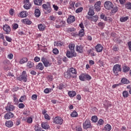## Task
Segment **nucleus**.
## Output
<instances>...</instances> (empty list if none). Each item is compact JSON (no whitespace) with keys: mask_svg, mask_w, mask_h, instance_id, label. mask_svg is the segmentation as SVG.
Listing matches in <instances>:
<instances>
[{"mask_svg":"<svg viewBox=\"0 0 131 131\" xmlns=\"http://www.w3.org/2000/svg\"><path fill=\"white\" fill-rule=\"evenodd\" d=\"M17 80H19V81H24V82H26L27 81V75H21L19 77H17Z\"/></svg>","mask_w":131,"mask_h":131,"instance_id":"obj_13","label":"nucleus"},{"mask_svg":"<svg viewBox=\"0 0 131 131\" xmlns=\"http://www.w3.org/2000/svg\"><path fill=\"white\" fill-rule=\"evenodd\" d=\"M3 28L6 34H10V32H11V27H10L9 25H5L3 26Z\"/></svg>","mask_w":131,"mask_h":131,"instance_id":"obj_8","label":"nucleus"},{"mask_svg":"<svg viewBox=\"0 0 131 131\" xmlns=\"http://www.w3.org/2000/svg\"><path fill=\"white\" fill-rule=\"evenodd\" d=\"M20 15L21 18H25V17H27V12L26 11H21Z\"/></svg>","mask_w":131,"mask_h":131,"instance_id":"obj_31","label":"nucleus"},{"mask_svg":"<svg viewBox=\"0 0 131 131\" xmlns=\"http://www.w3.org/2000/svg\"><path fill=\"white\" fill-rule=\"evenodd\" d=\"M41 60L45 67H49V66H51V63L48 59L42 57Z\"/></svg>","mask_w":131,"mask_h":131,"instance_id":"obj_7","label":"nucleus"},{"mask_svg":"<svg viewBox=\"0 0 131 131\" xmlns=\"http://www.w3.org/2000/svg\"><path fill=\"white\" fill-rule=\"evenodd\" d=\"M24 107H25V105H24L23 103H19L18 104V108L20 109H22V108H24Z\"/></svg>","mask_w":131,"mask_h":131,"instance_id":"obj_57","label":"nucleus"},{"mask_svg":"<svg viewBox=\"0 0 131 131\" xmlns=\"http://www.w3.org/2000/svg\"><path fill=\"white\" fill-rule=\"evenodd\" d=\"M32 121H33L32 118L29 117L27 119V122H28V123H32Z\"/></svg>","mask_w":131,"mask_h":131,"instance_id":"obj_56","label":"nucleus"},{"mask_svg":"<svg viewBox=\"0 0 131 131\" xmlns=\"http://www.w3.org/2000/svg\"><path fill=\"white\" fill-rule=\"evenodd\" d=\"M63 119L61 118V117H56L53 120V123H55V124H63Z\"/></svg>","mask_w":131,"mask_h":131,"instance_id":"obj_3","label":"nucleus"},{"mask_svg":"<svg viewBox=\"0 0 131 131\" xmlns=\"http://www.w3.org/2000/svg\"><path fill=\"white\" fill-rule=\"evenodd\" d=\"M44 117L45 119H47V120H50L51 118L50 117V116L48 114H46L45 115H44Z\"/></svg>","mask_w":131,"mask_h":131,"instance_id":"obj_55","label":"nucleus"},{"mask_svg":"<svg viewBox=\"0 0 131 131\" xmlns=\"http://www.w3.org/2000/svg\"><path fill=\"white\" fill-rule=\"evenodd\" d=\"M72 76V74L70 73V72H69V70H68L64 73V77H65V78H67V79H70V78H71Z\"/></svg>","mask_w":131,"mask_h":131,"instance_id":"obj_15","label":"nucleus"},{"mask_svg":"<svg viewBox=\"0 0 131 131\" xmlns=\"http://www.w3.org/2000/svg\"><path fill=\"white\" fill-rule=\"evenodd\" d=\"M91 21H94V22H97V21H98V16L95 15L92 16Z\"/></svg>","mask_w":131,"mask_h":131,"instance_id":"obj_44","label":"nucleus"},{"mask_svg":"<svg viewBox=\"0 0 131 131\" xmlns=\"http://www.w3.org/2000/svg\"><path fill=\"white\" fill-rule=\"evenodd\" d=\"M79 78L80 80L82 81H84L85 80V74H81L79 76Z\"/></svg>","mask_w":131,"mask_h":131,"instance_id":"obj_38","label":"nucleus"},{"mask_svg":"<svg viewBox=\"0 0 131 131\" xmlns=\"http://www.w3.org/2000/svg\"><path fill=\"white\" fill-rule=\"evenodd\" d=\"M76 51L78 53H83V46L82 45L77 46Z\"/></svg>","mask_w":131,"mask_h":131,"instance_id":"obj_19","label":"nucleus"},{"mask_svg":"<svg viewBox=\"0 0 131 131\" xmlns=\"http://www.w3.org/2000/svg\"><path fill=\"white\" fill-rule=\"evenodd\" d=\"M66 55L68 58H73V57H76V53H75V51L70 52L69 51H67Z\"/></svg>","mask_w":131,"mask_h":131,"instance_id":"obj_10","label":"nucleus"},{"mask_svg":"<svg viewBox=\"0 0 131 131\" xmlns=\"http://www.w3.org/2000/svg\"><path fill=\"white\" fill-rule=\"evenodd\" d=\"M26 100V96H21L19 100V102H23V101Z\"/></svg>","mask_w":131,"mask_h":131,"instance_id":"obj_46","label":"nucleus"},{"mask_svg":"<svg viewBox=\"0 0 131 131\" xmlns=\"http://www.w3.org/2000/svg\"><path fill=\"white\" fill-rule=\"evenodd\" d=\"M93 126L91 125V121L89 120H86L83 123V128L84 129H88V128H92Z\"/></svg>","mask_w":131,"mask_h":131,"instance_id":"obj_4","label":"nucleus"},{"mask_svg":"<svg viewBox=\"0 0 131 131\" xmlns=\"http://www.w3.org/2000/svg\"><path fill=\"white\" fill-rule=\"evenodd\" d=\"M13 98V102H14V104H18V99L17 98V97H14Z\"/></svg>","mask_w":131,"mask_h":131,"instance_id":"obj_60","label":"nucleus"},{"mask_svg":"<svg viewBox=\"0 0 131 131\" xmlns=\"http://www.w3.org/2000/svg\"><path fill=\"white\" fill-rule=\"evenodd\" d=\"M75 47V45L74 44H70L69 45V48L70 50H71V51L75 52L74 51Z\"/></svg>","mask_w":131,"mask_h":131,"instance_id":"obj_36","label":"nucleus"},{"mask_svg":"<svg viewBox=\"0 0 131 131\" xmlns=\"http://www.w3.org/2000/svg\"><path fill=\"white\" fill-rule=\"evenodd\" d=\"M125 7L126 9H127V10H130L131 9V3L127 2L125 5Z\"/></svg>","mask_w":131,"mask_h":131,"instance_id":"obj_39","label":"nucleus"},{"mask_svg":"<svg viewBox=\"0 0 131 131\" xmlns=\"http://www.w3.org/2000/svg\"><path fill=\"white\" fill-rule=\"evenodd\" d=\"M5 109L6 111L8 112H11V111H13L15 109V106L11 105V103H8L7 105L5 107Z\"/></svg>","mask_w":131,"mask_h":131,"instance_id":"obj_9","label":"nucleus"},{"mask_svg":"<svg viewBox=\"0 0 131 131\" xmlns=\"http://www.w3.org/2000/svg\"><path fill=\"white\" fill-rule=\"evenodd\" d=\"M75 21V17L74 16H70L67 19V22L69 24L71 23H73Z\"/></svg>","mask_w":131,"mask_h":131,"instance_id":"obj_17","label":"nucleus"},{"mask_svg":"<svg viewBox=\"0 0 131 131\" xmlns=\"http://www.w3.org/2000/svg\"><path fill=\"white\" fill-rule=\"evenodd\" d=\"M70 73H71L72 76V78H76L77 77V72H76V70L74 68H70L68 70Z\"/></svg>","mask_w":131,"mask_h":131,"instance_id":"obj_5","label":"nucleus"},{"mask_svg":"<svg viewBox=\"0 0 131 131\" xmlns=\"http://www.w3.org/2000/svg\"><path fill=\"white\" fill-rule=\"evenodd\" d=\"M127 20H128V16H122L120 18L121 22H125V21H127Z\"/></svg>","mask_w":131,"mask_h":131,"instance_id":"obj_33","label":"nucleus"},{"mask_svg":"<svg viewBox=\"0 0 131 131\" xmlns=\"http://www.w3.org/2000/svg\"><path fill=\"white\" fill-rule=\"evenodd\" d=\"M18 27V25L17 24H15L13 25V29H17Z\"/></svg>","mask_w":131,"mask_h":131,"instance_id":"obj_63","label":"nucleus"},{"mask_svg":"<svg viewBox=\"0 0 131 131\" xmlns=\"http://www.w3.org/2000/svg\"><path fill=\"white\" fill-rule=\"evenodd\" d=\"M35 131H41V128L38 127V125H35Z\"/></svg>","mask_w":131,"mask_h":131,"instance_id":"obj_54","label":"nucleus"},{"mask_svg":"<svg viewBox=\"0 0 131 131\" xmlns=\"http://www.w3.org/2000/svg\"><path fill=\"white\" fill-rule=\"evenodd\" d=\"M55 47H62L63 46V42L61 41L54 42Z\"/></svg>","mask_w":131,"mask_h":131,"instance_id":"obj_34","label":"nucleus"},{"mask_svg":"<svg viewBox=\"0 0 131 131\" xmlns=\"http://www.w3.org/2000/svg\"><path fill=\"white\" fill-rule=\"evenodd\" d=\"M100 18L103 19L104 21H107V17H105V14H102L100 15Z\"/></svg>","mask_w":131,"mask_h":131,"instance_id":"obj_51","label":"nucleus"},{"mask_svg":"<svg viewBox=\"0 0 131 131\" xmlns=\"http://www.w3.org/2000/svg\"><path fill=\"white\" fill-rule=\"evenodd\" d=\"M92 121L93 122H96L98 121V117H97V116H93L92 117Z\"/></svg>","mask_w":131,"mask_h":131,"instance_id":"obj_43","label":"nucleus"},{"mask_svg":"<svg viewBox=\"0 0 131 131\" xmlns=\"http://www.w3.org/2000/svg\"><path fill=\"white\" fill-rule=\"evenodd\" d=\"M24 4V8L26 9V10H29L31 7V4L29 2V0H25Z\"/></svg>","mask_w":131,"mask_h":131,"instance_id":"obj_11","label":"nucleus"},{"mask_svg":"<svg viewBox=\"0 0 131 131\" xmlns=\"http://www.w3.org/2000/svg\"><path fill=\"white\" fill-rule=\"evenodd\" d=\"M94 8L97 12L101 11V1H97L94 5Z\"/></svg>","mask_w":131,"mask_h":131,"instance_id":"obj_12","label":"nucleus"},{"mask_svg":"<svg viewBox=\"0 0 131 131\" xmlns=\"http://www.w3.org/2000/svg\"><path fill=\"white\" fill-rule=\"evenodd\" d=\"M77 115H78V114H77V112L75 111H74L73 113L71 114V116L72 117H77Z\"/></svg>","mask_w":131,"mask_h":131,"instance_id":"obj_41","label":"nucleus"},{"mask_svg":"<svg viewBox=\"0 0 131 131\" xmlns=\"http://www.w3.org/2000/svg\"><path fill=\"white\" fill-rule=\"evenodd\" d=\"M85 79H86L87 80H91V79H92V77H91L90 75L85 74Z\"/></svg>","mask_w":131,"mask_h":131,"instance_id":"obj_49","label":"nucleus"},{"mask_svg":"<svg viewBox=\"0 0 131 131\" xmlns=\"http://www.w3.org/2000/svg\"><path fill=\"white\" fill-rule=\"evenodd\" d=\"M130 68H129V67H127V66H123L122 68V70H123V72H128V71H129Z\"/></svg>","mask_w":131,"mask_h":131,"instance_id":"obj_27","label":"nucleus"},{"mask_svg":"<svg viewBox=\"0 0 131 131\" xmlns=\"http://www.w3.org/2000/svg\"><path fill=\"white\" fill-rule=\"evenodd\" d=\"M103 123H104V121L103 120V119H99L98 122V125H102Z\"/></svg>","mask_w":131,"mask_h":131,"instance_id":"obj_53","label":"nucleus"},{"mask_svg":"<svg viewBox=\"0 0 131 131\" xmlns=\"http://www.w3.org/2000/svg\"><path fill=\"white\" fill-rule=\"evenodd\" d=\"M82 10H83V8L79 7L76 10V13H81V12H82Z\"/></svg>","mask_w":131,"mask_h":131,"instance_id":"obj_50","label":"nucleus"},{"mask_svg":"<svg viewBox=\"0 0 131 131\" xmlns=\"http://www.w3.org/2000/svg\"><path fill=\"white\" fill-rule=\"evenodd\" d=\"M113 9L112 10V12L113 13H116L118 11V7L117 6H115L114 7H113Z\"/></svg>","mask_w":131,"mask_h":131,"instance_id":"obj_45","label":"nucleus"},{"mask_svg":"<svg viewBox=\"0 0 131 131\" xmlns=\"http://www.w3.org/2000/svg\"><path fill=\"white\" fill-rule=\"evenodd\" d=\"M76 131H81V130H82V128H81V126H77L76 127Z\"/></svg>","mask_w":131,"mask_h":131,"instance_id":"obj_62","label":"nucleus"},{"mask_svg":"<svg viewBox=\"0 0 131 131\" xmlns=\"http://www.w3.org/2000/svg\"><path fill=\"white\" fill-rule=\"evenodd\" d=\"M13 57H14V55H13V54L11 53L8 54V59H10V60H12L13 59Z\"/></svg>","mask_w":131,"mask_h":131,"instance_id":"obj_59","label":"nucleus"},{"mask_svg":"<svg viewBox=\"0 0 131 131\" xmlns=\"http://www.w3.org/2000/svg\"><path fill=\"white\" fill-rule=\"evenodd\" d=\"M65 88H66V84L65 83H61L57 87V89L59 90H63V89H65Z\"/></svg>","mask_w":131,"mask_h":131,"instance_id":"obj_26","label":"nucleus"},{"mask_svg":"<svg viewBox=\"0 0 131 131\" xmlns=\"http://www.w3.org/2000/svg\"><path fill=\"white\" fill-rule=\"evenodd\" d=\"M113 50L115 52H118V51H119V48H118V46L115 45L113 47Z\"/></svg>","mask_w":131,"mask_h":131,"instance_id":"obj_47","label":"nucleus"},{"mask_svg":"<svg viewBox=\"0 0 131 131\" xmlns=\"http://www.w3.org/2000/svg\"><path fill=\"white\" fill-rule=\"evenodd\" d=\"M75 5V2L71 1L70 2L69 8L70 9H72L73 8H74Z\"/></svg>","mask_w":131,"mask_h":131,"instance_id":"obj_42","label":"nucleus"},{"mask_svg":"<svg viewBox=\"0 0 131 131\" xmlns=\"http://www.w3.org/2000/svg\"><path fill=\"white\" fill-rule=\"evenodd\" d=\"M35 16H36L37 18H38V17L40 16V10L39 9H36L35 10Z\"/></svg>","mask_w":131,"mask_h":131,"instance_id":"obj_25","label":"nucleus"},{"mask_svg":"<svg viewBox=\"0 0 131 131\" xmlns=\"http://www.w3.org/2000/svg\"><path fill=\"white\" fill-rule=\"evenodd\" d=\"M127 45H128V48H129V50L131 52V41L128 42Z\"/></svg>","mask_w":131,"mask_h":131,"instance_id":"obj_64","label":"nucleus"},{"mask_svg":"<svg viewBox=\"0 0 131 131\" xmlns=\"http://www.w3.org/2000/svg\"><path fill=\"white\" fill-rule=\"evenodd\" d=\"M123 98H127L129 96L128 92L124 91L122 93Z\"/></svg>","mask_w":131,"mask_h":131,"instance_id":"obj_40","label":"nucleus"},{"mask_svg":"<svg viewBox=\"0 0 131 131\" xmlns=\"http://www.w3.org/2000/svg\"><path fill=\"white\" fill-rule=\"evenodd\" d=\"M122 69H121V66L119 64H116L114 66L113 69V71L114 73L115 74V75L117 76L118 75V72H121Z\"/></svg>","mask_w":131,"mask_h":131,"instance_id":"obj_1","label":"nucleus"},{"mask_svg":"<svg viewBox=\"0 0 131 131\" xmlns=\"http://www.w3.org/2000/svg\"><path fill=\"white\" fill-rule=\"evenodd\" d=\"M44 68H45V67L43 66V64H42V63L41 62L38 63V64L36 66V69H38L41 71L43 70Z\"/></svg>","mask_w":131,"mask_h":131,"instance_id":"obj_20","label":"nucleus"},{"mask_svg":"<svg viewBox=\"0 0 131 131\" xmlns=\"http://www.w3.org/2000/svg\"><path fill=\"white\" fill-rule=\"evenodd\" d=\"M6 126L7 127H12L14 124L12 121H7L5 123Z\"/></svg>","mask_w":131,"mask_h":131,"instance_id":"obj_21","label":"nucleus"},{"mask_svg":"<svg viewBox=\"0 0 131 131\" xmlns=\"http://www.w3.org/2000/svg\"><path fill=\"white\" fill-rule=\"evenodd\" d=\"M104 6L106 10H111V9L113 8V4L110 1L105 2Z\"/></svg>","mask_w":131,"mask_h":131,"instance_id":"obj_6","label":"nucleus"},{"mask_svg":"<svg viewBox=\"0 0 131 131\" xmlns=\"http://www.w3.org/2000/svg\"><path fill=\"white\" fill-rule=\"evenodd\" d=\"M24 23H25L26 24H27L28 25H30L31 23H32V21H30L28 18H26L23 20Z\"/></svg>","mask_w":131,"mask_h":131,"instance_id":"obj_37","label":"nucleus"},{"mask_svg":"<svg viewBox=\"0 0 131 131\" xmlns=\"http://www.w3.org/2000/svg\"><path fill=\"white\" fill-rule=\"evenodd\" d=\"M5 38H6L7 41H8L9 42H12V38H11L10 37L6 36Z\"/></svg>","mask_w":131,"mask_h":131,"instance_id":"obj_48","label":"nucleus"},{"mask_svg":"<svg viewBox=\"0 0 131 131\" xmlns=\"http://www.w3.org/2000/svg\"><path fill=\"white\" fill-rule=\"evenodd\" d=\"M95 49L96 52H97L98 53H101V52L103 51V46H102L101 44H98L96 46Z\"/></svg>","mask_w":131,"mask_h":131,"instance_id":"obj_16","label":"nucleus"},{"mask_svg":"<svg viewBox=\"0 0 131 131\" xmlns=\"http://www.w3.org/2000/svg\"><path fill=\"white\" fill-rule=\"evenodd\" d=\"M41 126L42 128H44L45 129H49V128H50V126L47 123L42 122L41 123Z\"/></svg>","mask_w":131,"mask_h":131,"instance_id":"obj_24","label":"nucleus"},{"mask_svg":"<svg viewBox=\"0 0 131 131\" xmlns=\"http://www.w3.org/2000/svg\"><path fill=\"white\" fill-rule=\"evenodd\" d=\"M99 27H103V26H104L105 24L103 22H99L98 24Z\"/></svg>","mask_w":131,"mask_h":131,"instance_id":"obj_58","label":"nucleus"},{"mask_svg":"<svg viewBox=\"0 0 131 131\" xmlns=\"http://www.w3.org/2000/svg\"><path fill=\"white\" fill-rule=\"evenodd\" d=\"M121 82L124 83V84H128V83H129V81L125 78H123L121 80Z\"/></svg>","mask_w":131,"mask_h":131,"instance_id":"obj_28","label":"nucleus"},{"mask_svg":"<svg viewBox=\"0 0 131 131\" xmlns=\"http://www.w3.org/2000/svg\"><path fill=\"white\" fill-rule=\"evenodd\" d=\"M53 53L55 54V55H58V54H59V50L55 48L53 50Z\"/></svg>","mask_w":131,"mask_h":131,"instance_id":"obj_52","label":"nucleus"},{"mask_svg":"<svg viewBox=\"0 0 131 131\" xmlns=\"http://www.w3.org/2000/svg\"><path fill=\"white\" fill-rule=\"evenodd\" d=\"M27 61H28V59L26 57H24L20 60L19 64H24V63H26Z\"/></svg>","mask_w":131,"mask_h":131,"instance_id":"obj_30","label":"nucleus"},{"mask_svg":"<svg viewBox=\"0 0 131 131\" xmlns=\"http://www.w3.org/2000/svg\"><path fill=\"white\" fill-rule=\"evenodd\" d=\"M32 100H36V99H37V95H36V94H33L32 96Z\"/></svg>","mask_w":131,"mask_h":131,"instance_id":"obj_61","label":"nucleus"},{"mask_svg":"<svg viewBox=\"0 0 131 131\" xmlns=\"http://www.w3.org/2000/svg\"><path fill=\"white\" fill-rule=\"evenodd\" d=\"M42 8L44 9L48 13L52 12V8H51V3L48 2L47 4H43Z\"/></svg>","mask_w":131,"mask_h":131,"instance_id":"obj_2","label":"nucleus"},{"mask_svg":"<svg viewBox=\"0 0 131 131\" xmlns=\"http://www.w3.org/2000/svg\"><path fill=\"white\" fill-rule=\"evenodd\" d=\"M88 15L89 16H94V15H95V11H94V6H90L88 12Z\"/></svg>","mask_w":131,"mask_h":131,"instance_id":"obj_18","label":"nucleus"},{"mask_svg":"<svg viewBox=\"0 0 131 131\" xmlns=\"http://www.w3.org/2000/svg\"><path fill=\"white\" fill-rule=\"evenodd\" d=\"M14 117V114L11 112L7 113L4 116L5 119H11Z\"/></svg>","mask_w":131,"mask_h":131,"instance_id":"obj_14","label":"nucleus"},{"mask_svg":"<svg viewBox=\"0 0 131 131\" xmlns=\"http://www.w3.org/2000/svg\"><path fill=\"white\" fill-rule=\"evenodd\" d=\"M27 67L29 68H32L34 66V63L31 61H28L27 64Z\"/></svg>","mask_w":131,"mask_h":131,"instance_id":"obj_35","label":"nucleus"},{"mask_svg":"<svg viewBox=\"0 0 131 131\" xmlns=\"http://www.w3.org/2000/svg\"><path fill=\"white\" fill-rule=\"evenodd\" d=\"M111 125L109 124H107L104 127V130L105 131H111L112 129Z\"/></svg>","mask_w":131,"mask_h":131,"instance_id":"obj_29","label":"nucleus"},{"mask_svg":"<svg viewBox=\"0 0 131 131\" xmlns=\"http://www.w3.org/2000/svg\"><path fill=\"white\" fill-rule=\"evenodd\" d=\"M38 28L40 31H43L45 29V25L42 24H40L38 26Z\"/></svg>","mask_w":131,"mask_h":131,"instance_id":"obj_32","label":"nucleus"},{"mask_svg":"<svg viewBox=\"0 0 131 131\" xmlns=\"http://www.w3.org/2000/svg\"><path fill=\"white\" fill-rule=\"evenodd\" d=\"M33 2L36 6H41L42 5V0H34Z\"/></svg>","mask_w":131,"mask_h":131,"instance_id":"obj_22","label":"nucleus"},{"mask_svg":"<svg viewBox=\"0 0 131 131\" xmlns=\"http://www.w3.org/2000/svg\"><path fill=\"white\" fill-rule=\"evenodd\" d=\"M68 95L70 97V98H73V97H75L76 96V92L75 91H69Z\"/></svg>","mask_w":131,"mask_h":131,"instance_id":"obj_23","label":"nucleus"}]
</instances>
